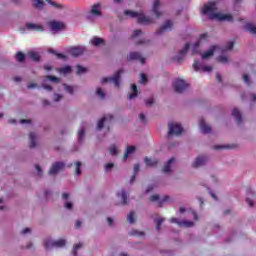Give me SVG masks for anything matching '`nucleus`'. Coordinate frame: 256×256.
<instances>
[{
    "mask_svg": "<svg viewBox=\"0 0 256 256\" xmlns=\"http://www.w3.org/2000/svg\"><path fill=\"white\" fill-rule=\"evenodd\" d=\"M201 13L207 15L208 19H212V21H228L229 23L233 21V16L231 14L217 12V3L215 2H208L205 4L201 9Z\"/></svg>",
    "mask_w": 256,
    "mask_h": 256,
    "instance_id": "1",
    "label": "nucleus"
},
{
    "mask_svg": "<svg viewBox=\"0 0 256 256\" xmlns=\"http://www.w3.org/2000/svg\"><path fill=\"white\" fill-rule=\"evenodd\" d=\"M233 49V42L230 41L226 44L224 49L219 48L218 46H211L206 52L202 54V59H209V57H213L215 53H222L218 57L219 63H223L224 65L229 63V56L225 54V51H231Z\"/></svg>",
    "mask_w": 256,
    "mask_h": 256,
    "instance_id": "2",
    "label": "nucleus"
},
{
    "mask_svg": "<svg viewBox=\"0 0 256 256\" xmlns=\"http://www.w3.org/2000/svg\"><path fill=\"white\" fill-rule=\"evenodd\" d=\"M124 15L129 19H137L138 23H142V25H149L153 23V19H151V17L145 16V14L141 12H136L133 10H125Z\"/></svg>",
    "mask_w": 256,
    "mask_h": 256,
    "instance_id": "3",
    "label": "nucleus"
},
{
    "mask_svg": "<svg viewBox=\"0 0 256 256\" xmlns=\"http://www.w3.org/2000/svg\"><path fill=\"white\" fill-rule=\"evenodd\" d=\"M66 243L65 239L53 240L51 238H46L44 240V247L45 249H53V247L61 249V247H65Z\"/></svg>",
    "mask_w": 256,
    "mask_h": 256,
    "instance_id": "4",
    "label": "nucleus"
},
{
    "mask_svg": "<svg viewBox=\"0 0 256 256\" xmlns=\"http://www.w3.org/2000/svg\"><path fill=\"white\" fill-rule=\"evenodd\" d=\"M168 136L173 137V135H181L183 133V127L177 122H170L168 124Z\"/></svg>",
    "mask_w": 256,
    "mask_h": 256,
    "instance_id": "5",
    "label": "nucleus"
},
{
    "mask_svg": "<svg viewBox=\"0 0 256 256\" xmlns=\"http://www.w3.org/2000/svg\"><path fill=\"white\" fill-rule=\"evenodd\" d=\"M121 73L123 70H119L114 74L113 77H106L102 79V83H113L114 87H119L121 81Z\"/></svg>",
    "mask_w": 256,
    "mask_h": 256,
    "instance_id": "6",
    "label": "nucleus"
},
{
    "mask_svg": "<svg viewBox=\"0 0 256 256\" xmlns=\"http://www.w3.org/2000/svg\"><path fill=\"white\" fill-rule=\"evenodd\" d=\"M189 87V84L182 79H176L173 82V89L176 91V93H183V91H186V89Z\"/></svg>",
    "mask_w": 256,
    "mask_h": 256,
    "instance_id": "7",
    "label": "nucleus"
},
{
    "mask_svg": "<svg viewBox=\"0 0 256 256\" xmlns=\"http://www.w3.org/2000/svg\"><path fill=\"white\" fill-rule=\"evenodd\" d=\"M150 201L156 203L157 207H163V203H169L171 201V197L163 196L162 198L159 195L154 194L150 197Z\"/></svg>",
    "mask_w": 256,
    "mask_h": 256,
    "instance_id": "8",
    "label": "nucleus"
},
{
    "mask_svg": "<svg viewBox=\"0 0 256 256\" xmlns=\"http://www.w3.org/2000/svg\"><path fill=\"white\" fill-rule=\"evenodd\" d=\"M112 121H113V115L108 114L104 116L101 120L98 121L97 129L101 130L104 127H107V129H109V125H111Z\"/></svg>",
    "mask_w": 256,
    "mask_h": 256,
    "instance_id": "9",
    "label": "nucleus"
},
{
    "mask_svg": "<svg viewBox=\"0 0 256 256\" xmlns=\"http://www.w3.org/2000/svg\"><path fill=\"white\" fill-rule=\"evenodd\" d=\"M189 47H190V44H189V43L185 44V46L183 47V49H181V50L173 57V61H175L176 63H181V61H183V59H185V55H187V51H189Z\"/></svg>",
    "mask_w": 256,
    "mask_h": 256,
    "instance_id": "10",
    "label": "nucleus"
},
{
    "mask_svg": "<svg viewBox=\"0 0 256 256\" xmlns=\"http://www.w3.org/2000/svg\"><path fill=\"white\" fill-rule=\"evenodd\" d=\"M48 26L50 27L51 31H54V33H57L59 31H63L65 29L66 25L61 21H50L48 23Z\"/></svg>",
    "mask_w": 256,
    "mask_h": 256,
    "instance_id": "11",
    "label": "nucleus"
},
{
    "mask_svg": "<svg viewBox=\"0 0 256 256\" xmlns=\"http://www.w3.org/2000/svg\"><path fill=\"white\" fill-rule=\"evenodd\" d=\"M65 169V163L63 162H55L52 164L50 170H49V175H57V173H61Z\"/></svg>",
    "mask_w": 256,
    "mask_h": 256,
    "instance_id": "12",
    "label": "nucleus"
},
{
    "mask_svg": "<svg viewBox=\"0 0 256 256\" xmlns=\"http://www.w3.org/2000/svg\"><path fill=\"white\" fill-rule=\"evenodd\" d=\"M95 17H101V5L99 4L92 6L91 12L88 15L90 21H95Z\"/></svg>",
    "mask_w": 256,
    "mask_h": 256,
    "instance_id": "13",
    "label": "nucleus"
},
{
    "mask_svg": "<svg viewBox=\"0 0 256 256\" xmlns=\"http://www.w3.org/2000/svg\"><path fill=\"white\" fill-rule=\"evenodd\" d=\"M170 223H176V225H178V227L189 228V227L195 226V222H193V221H189V220L179 221V219H177V218L170 219Z\"/></svg>",
    "mask_w": 256,
    "mask_h": 256,
    "instance_id": "14",
    "label": "nucleus"
},
{
    "mask_svg": "<svg viewBox=\"0 0 256 256\" xmlns=\"http://www.w3.org/2000/svg\"><path fill=\"white\" fill-rule=\"evenodd\" d=\"M207 163V157L205 156H197L195 160L192 162V167L194 169H199V167H203Z\"/></svg>",
    "mask_w": 256,
    "mask_h": 256,
    "instance_id": "15",
    "label": "nucleus"
},
{
    "mask_svg": "<svg viewBox=\"0 0 256 256\" xmlns=\"http://www.w3.org/2000/svg\"><path fill=\"white\" fill-rule=\"evenodd\" d=\"M193 67L196 71H203L204 73H211L213 71V67L203 65L200 62H194Z\"/></svg>",
    "mask_w": 256,
    "mask_h": 256,
    "instance_id": "16",
    "label": "nucleus"
},
{
    "mask_svg": "<svg viewBox=\"0 0 256 256\" xmlns=\"http://www.w3.org/2000/svg\"><path fill=\"white\" fill-rule=\"evenodd\" d=\"M70 55L72 57H79V55H83L85 53V47L84 46H76L69 50Z\"/></svg>",
    "mask_w": 256,
    "mask_h": 256,
    "instance_id": "17",
    "label": "nucleus"
},
{
    "mask_svg": "<svg viewBox=\"0 0 256 256\" xmlns=\"http://www.w3.org/2000/svg\"><path fill=\"white\" fill-rule=\"evenodd\" d=\"M159 7H161V2L159 0H155L152 7V13L155 15L156 19H159V17L163 15V12L159 11Z\"/></svg>",
    "mask_w": 256,
    "mask_h": 256,
    "instance_id": "18",
    "label": "nucleus"
},
{
    "mask_svg": "<svg viewBox=\"0 0 256 256\" xmlns=\"http://www.w3.org/2000/svg\"><path fill=\"white\" fill-rule=\"evenodd\" d=\"M47 81H52V83H59V78L55 76H47L46 80L43 82L42 84L43 89H45L46 91H52L51 86L46 85Z\"/></svg>",
    "mask_w": 256,
    "mask_h": 256,
    "instance_id": "19",
    "label": "nucleus"
},
{
    "mask_svg": "<svg viewBox=\"0 0 256 256\" xmlns=\"http://www.w3.org/2000/svg\"><path fill=\"white\" fill-rule=\"evenodd\" d=\"M140 61V63H145V58L143 56H141L140 53L138 52H131L128 56V61Z\"/></svg>",
    "mask_w": 256,
    "mask_h": 256,
    "instance_id": "20",
    "label": "nucleus"
},
{
    "mask_svg": "<svg viewBox=\"0 0 256 256\" xmlns=\"http://www.w3.org/2000/svg\"><path fill=\"white\" fill-rule=\"evenodd\" d=\"M117 199L120 205H127V193L124 190L117 193Z\"/></svg>",
    "mask_w": 256,
    "mask_h": 256,
    "instance_id": "21",
    "label": "nucleus"
},
{
    "mask_svg": "<svg viewBox=\"0 0 256 256\" xmlns=\"http://www.w3.org/2000/svg\"><path fill=\"white\" fill-rule=\"evenodd\" d=\"M26 29L28 31H45V28L41 24H35V23H27Z\"/></svg>",
    "mask_w": 256,
    "mask_h": 256,
    "instance_id": "22",
    "label": "nucleus"
},
{
    "mask_svg": "<svg viewBox=\"0 0 256 256\" xmlns=\"http://www.w3.org/2000/svg\"><path fill=\"white\" fill-rule=\"evenodd\" d=\"M175 161V158L169 159L168 162L163 167V172L171 173V171L173 170V165H175Z\"/></svg>",
    "mask_w": 256,
    "mask_h": 256,
    "instance_id": "23",
    "label": "nucleus"
},
{
    "mask_svg": "<svg viewBox=\"0 0 256 256\" xmlns=\"http://www.w3.org/2000/svg\"><path fill=\"white\" fill-rule=\"evenodd\" d=\"M171 29H173V22L168 20L160 27L159 33H165V31H171Z\"/></svg>",
    "mask_w": 256,
    "mask_h": 256,
    "instance_id": "24",
    "label": "nucleus"
},
{
    "mask_svg": "<svg viewBox=\"0 0 256 256\" xmlns=\"http://www.w3.org/2000/svg\"><path fill=\"white\" fill-rule=\"evenodd\" d=\"M199 126L202 133H211V126L207 125V123H205V120L201 119L199 122Z\"/></svg>",
    "mask_w": 256,
    "mask_h": 256,
    "instance_id": "25",
    "label": "nucleus"
},
{
    "mask_svg": "<svg viewBox=\"0 0 256 256\" xmlns=\"http://www.w3.org/2000/svg\"><path fill=\"white\" fill-rule=\"evenodd\" d=\"M29 147L33 149V147H37V134L35 132H31L29 134Z\"/></svg>",
    "mask_w": 256,
    "mask_h": 256,
    "instance_id": "26",
    "label": "nucleus"
},
{
    "mask_svg": "<svg viewBox=\"0 0 256 256\" xmlns=\"http://www.w3.org/2000/svg\"><path fill=\"white\" fill-rule=\"evenodd\" d=\"M232 116L235 118L238 125H241V123H243V118L241 117V112L239 111V109L234 108L232 110Z\"/></svg>",
    "mask_w": 256,
    "mask_h": 256,
    "instance_id": "27",
    "label": "nucleus"
},
{
    "mask_svg": "<svg viewBox=\"0 0 256 256\" xmlns=\"http://www.w3.org/2000/svg\"><path fill=\"white\" fill-rule=\"evenodd\" d=\"M245 31H248V33H252V35H256V26L251 23H247L244 26Z\"/></svg>",
    "mask_w": 256,
    "mask_h": 256,
    "instance_id": "28",
    "label": "nucleus"
},
{
    "mask_svg": "<svg viewBox=\"0 0 256 256\" xmlns=\"http://www.w3.org/2000/svg\"><path fill=\"white\" fill-rule=\"evenodd\" d=\"M91 45H94V47H101L103 45L104 41L102 38L94 37L90 40Z\"/></svg>",
    "mask_w": 256,
    "mask_h": 256,
    "instance_id": "29",
    "label": "nucleus"
},
{
    "mask_svg": "<svg viewBox=\"0 0 256 256\" xmlns=\"http://www.w3.org/2000/svg\"><path fill=\"white\" fill-rule=\"evenodd\" d=\"M136 149L137 148L135 146H128L126 149V152L124 154V159H129V156L133 155V153H135Z\"/></svg>",
    "mask_w": 256,
    "mask_h": 256,
    "instance_id": "30",
    "label": "nucleus"
},
{
    "mask_svg": "<svg viewBox=\"0 0 256 256\" xmlns=\"http://www.w3.org/2000/svg\"><path fill=\"white\" fill-rule=\"evenodd\" d=\"M137 97V85L132 84L131 86V93L128 96V99H135Z\"/></svg>",
    "mask_w": 256,
    "mask_h": 256,
    "instance_id": "31",
    "label": "nucleus"
},
{
    "mask_svg": "<svg viewBox=\"0 0 256 256\" xmlns=\"http://www.w3.org/2000/svg\"><path fill=\"white\" fill-rule=\"evenodd\" d=\"M58 73H60V75H69V73H71V66L59 68Z\"/></svg>",
    "mask_w": 256,
    "mask_h": 256,
    "instance_id": "32",
    "label": "nucleus"
},
{
    "mask_svg": "<svg viewBox=\"0 0 256 256\" xmlns=\"http://www.w3.org/2000/svg\"><path fill=\"white\" fill-rule=\"evenodd\" d=\"M47 3H49L51 5V7H53L54 9H63V4L56 2L54 0H46Z\"/></svg>",
    "mask_w": 256,
    "mask_h": 256,
    "instance_id": "33",
    "label": "nucleus"
},
{
    "mask_svg": "<svg viewBox=\"0 0 256 256\" xmlns=\"http://www.w3.org/2000/svg\"><path fill=\"white\" fill-rule=\"evenodd\" d=\"M32 5L37 9H43V5H45V2H43V0H32Z\"/></svg>",
    "mask_w": 256,
    "mask_h": 256,
    "instance_id": "34",
    "label": "nucleus"
},
{
    "mask_svg": "<svg viewBox=\"0 0 256 256\" xmlns=\"http://www.w3.org/2000/svg\"><path fill=\"white\" fill-rule=\"evenodd\" d=\"M108 151H109L110 155H117L119 153V147H117V145H115V144H112L109 147Z\"/></svg>",
    "mask_w": 256,
    "mask_h": 256,
    "instance_id": "35",
    "label": "nucleus"
},
{
    "mask_svg": "<svg viewBox=\"0 0 256 256\" xmlns=\"http://www.w3.org/2000/svg\"><path fill=\"white\" fill-rule=\"evenodd\" d=\"M144 161L148 167H155L157 165V160L155 159L145 158Z\"/></svg>",
    "mask_w": 256,
    "mask_h": 256,
    "instance_id": "36",
    "label": "nucleus"
},
{
    "mask_svg": "<svg viewBox=\"0 0 256 256\" xmlns=\"http://www.w3.org/2000/svg\"><path fill=\"white\" fill-rule=\"evenodd\" d=\"M187 213V217H193L194 221H199V216L197 215V213H195V211L193 210H186Z\"/></svg>",
    "mask_w": 256,
    "mask_h": 256,
    "instance_id": "37",
    "label": "nucleus"
},
{
    "mask_svg": "<svg viewBox=\"0 0 256 256\" xmlns=\"http://www.w3.org/2000/svg\"><path fill=\"white\" fill-rule=\"evenodd\" d=\"M31 233H32L31 228H24V229H22V230L20 231V235H21L22 237H29V235H31Z\"/></svg>",
    "mask_w": 256,
    "mask_h": 256,
    "instance_id": "38",
    "label": "nucleus"
},
{
    "mask_svg": "<svg viewBox=\"0 0 256 256\" xmlns=\"http://www.w3.org/2000/svg\"><path fill=\"white\" fill-rule=\"evenodd\" d=\"M30 59H33V61H39L40 59V56H39V53L37 52H34V51H31L28 53Z\"/></svg>",
    "mask_w": 256,
    "mask_h": 256,
    "instance_id": "39",
    "label": "nucleus"
},
{
    "mask_svg": "<svg viewBox=\"0 0 256 256\" xmlns=\"http://www.w3.org/2000/svg\"><path fill=\"white\" fill-rule=\"evenodd\" d=\"M128 223H130V225H133V223H135V212H130L128 214Z\"/></svg>",
    "mask_w": 256,
    "mask_h": 256,
    "instance_id": "40",
    "label": "nucleus"
},
{
    "mask_svg": "<svg viewBox=\"0 0 256 256\" xmlns=\"http://www.w3.org/2000/svg\"><path fill=\"white\" fill-rule=\"evenodd\" d=\"M143 36V31L141 30H135L132 33V39H137V37H142Z\"/></svg>",
    "mask_w": 256,
    "mask_h": 256,
    "instance_id": "41",
    "label": "nucleus"
},
{
    "mask_svg": "<svg viewBox=\"0 0 256 256\" xmlns=\"http://www.w3.org/2000/svg\"><path fill=\"white\" fill-rule=\"evenodd\" d=\"M16 60H18L20 63L25 61V54L21 53V52H18L16 54Z\"/></svg>",
    "mask_w": 256,
    "mask_h": 256,
    "instance_id": "42",
    "label": "nucleus"
},
{
    "mask_svg": "<svg viewBox=\"0 0 256 256\" xmlns=\"http://www.w3.org/2000/svg\"><path fill=\"white\" fill-rule=\"evenodd\" d=\"M96 94L100 99H105V92L101 88H97Z\"/></svg>",
    "mask_w": 256,
    "mask_h": 256,
    "instance_id": "43",
    "label": "nucleus"
},
{
    "mask_svg": "<svg viewBox=\"0 0 256 256\" xmlns=\"http://www.w3.org/2000/svg\"><path fill=\"white\" fill-rule=\"evenodd\" d=\"M83 137H85V128L84 127L80 128V130L78 131L79 141H81L83 139Z\"/></svg>",
    "mask_w": 256,
    "mask_h": 256,
    "instance_id": "44",
    "label": "nucleus"
},
{
    "mask_svg": "<svg viewBox=\"0 0 256 256\" xmlns=\"http://www.w3.org/2000/svg\"><path fill=\"white\" fill-rule=\"evenodd\" d=\"M75 167H76L75 169L76 175H81V162H76Z\"/></svg>",
    "mask_w": 256,
    "mask_h": 256,
    "instance_id": "45",
    "label": "nucleus"
},
{
    "mask_svg": "<svg viewBox=\"0 0 256 256\" xmlns=\"http://www.w3.org/2000/svg\"><path fill=\"white\" fill-rule=\"evenodd\" d=\"M163 221H165V219H163V218H159L156 221V229H157V231H161V225H162Z\"/></svg>",
    "mask_w": 256,
    "mask_h": 256,
    "instance_id": "46",
    "label": "nucleus"
},
{
    "mask_svg": "<svg viewBox=\"0 0 256 256\" xmlns=\"http://www.w3.org/2000/svg\"><path fill=\"white\" fill-rule=\"evenodd\" d=\"M81 247H83V244L79 243V244H76L73 248V255L74 256H77V251H79V249H81Z\"/></svg>",
    "mask_w": 256,
    "mask_h": 256,
    "instance_id": "47",
    "label": "nucleus"
},
{
    "mask_svg": "<svg viewBox=\"0 0 256 256\" xmlns=\"http://www.w3.org/2000/svg\"><path fill=\"white\" fill-rule=\"evenodd\" d=\"M60 99H63V95H61V94H54V96H53V101L55 102V103H59V100Z\"/></svg>",
    "mask_w": 256,
    "mask_h": 256,
    "instance_id": "48",
    "label": "nucleus"
},
{
    "mask_svg": "<svg viewBox=\"0 0 256 256\" xmlns=\"http://www.w3.org/2000/svg\"><path fill=\"white\" fill-rule=\"evenodd\" d=\"M243 81H244V83H246V85H251V80H249V75L244 74Z\"/></svg>",
    "mask_w": 256,
    "mask_h": 256,
    "instance_id": "49",
    "label": "nucleus"
},
{
    "mask_svg": "<svg viewBox=\"0 0 256 256\" xmlns=\"http://www.w3.org/2000/svg\"><path fill=\"white\" fill-rule=\"evenodd\" d=\"M86 69L83 68L82 66H77V75H81L82 73H85Z\"/></svg>",
    "mask_w": 256,
    "mask_h": 256,
    "instance_id": "50",
    "label": "nucleus"
},
{
    "mask_svg": "<svg viewBox=\"0 0 256 256\" xmlns=\"http://www.w3.org/2000/svg\"><path fill=\"white\" fill-rule=\"evenodd\" d=\"M138 45H149V40L143 38L137 42Z\"/></svg>",
    "mask_w": 256,
    "mask_h": 256,
    "instance_id": "51",
    "label": "nucleus"
},
{
    "mask_svg": "<svg viewBox=\"0 0 256 256\" xmlns=\"http://www.w3.org/2000/svg\"><path fill=\"white\" fill-rule=\"evenodd\" d=\"M64 89L67 91V93L73 94V86H67L64 84Z\"/></svg>",
    "mask_w": 256,
    "mask_h": 256,
    "instance_id": "52",
    "label": "nucleus"
},
{
    "mask_svg": "<svg viewBox=\"0 0 256 256\" xmlns=\"http://www.w3.org/2000/svg\"><path fill=\"white\" fill-rule=\"evenodd\" d=\"M115 165L113 163H108L105 165V171H111Z\"/></svg>",
    "mask_w": 256,
    "mask_h": 256,
    "instance_id": "53",
    "label": "nucleus"
},
{
    "mask_svg": "<svg viewBox=\"0 0 256 256\" xmlns=\"http://www.w3.org/2000/svg\"><path fill=\"white\" fill-rule=\"evenodd\" d=\"M140 83H147V76L145 74H141Z\"/></svg>",
    "mask_w": 256,
    "mask_h": 256,
    "instance_id": "54",
    "label": "nucleus"
},
{
    "mask_svg": "<svg viewBox=\"0 0 256 256\" xmlns=\"http://www.w3.org/2000/svg\"><path fill=\"white\" fill-rule=\"evenodd\" d=\"M246 202H247V204L249 205V207H253V205H255V201H253V200L250 199V198H247V199H246Z\"/></svg>",
    "mask_w": 256,
    "mask_h": 256,
    "instance_id": "55",
    "label": "nucleus"
},
{
    "mask_svg": "<svg viewBox=\"0 0 256 256\" xmlns=\"http://www.w3.org/2000/svg\"><path fill=\"white\" fill-rule=\"evenodd\" d=\"M65 209H73V203L71 202H66L64 205Z\"/></svg>",
    "mask_w": 256,
    "mask_h": 256,
    "instance_id": "56",
    "label": "nucleus"
},
{
    "mask_svg": "<svg viewBox=\"0 0 256 256\" xmlns=\"http://www.w3.org/2000/svg\"><path fill=\"white\" fill-rule=\"evenodd\" d=\"M36 171H37L39 177H41V175H43V170H41V167L39 165L36 166Z\"/></svg>",
    "mask_w": 256,
    "mask_h": 256,
    "instance_id": "57",
    "label": "nucleus"
},
{
    "mask_svg": "<svg viewBox=\"0 0 256 256\" xmlns=\"http://www.w3.org/2000/svg\"><path fill=\"white\" fill-rule=\"evenodd\" d=\"M153 103H155V100L153 98H149L147 101H146V105H153Z\"/></svg>",
    "mask_w": 256,
    "mask_h": 256,
    "instance_id": "58",
    "label": "nucleus"
},
{
    "mask_svg": "<svg viewBox=\"0 0 256 256\" xmlns=\"http://www.w3.org/2000/svg\"><path fill=\"white\" fill-rule=\"evenodd\" d=\"M250 101L252 103H255L256 102V95L255 94H250Z\"/></svg>",
    "mask_w": 256,
    "mask_h": 256,
    "instance_id": "59",
    "label": "nucleus"
},
{
    "mask_svg": "<svg viewBox=\"0 0 256 256\" xmlns=\"http://www.w3.org/2000/svg\"><path fill=\"white\" fill-rule=\"evenodd\" d=\"M140 166L139 164L134 165V173H139Z\"/></svg>",
    "mask_w": 256,
    "mask_h": 256,
    "instance_id": "60",
    "label": "nucleus"
},
{
    "mask_svg": "<svg viewBox=\"0 0 256 256\" xmlns=\"http://www.w3.org/2000/svg\"><path fill=\"white\" fill-rule=\"evenodd\" d=\"M132 235H139L140 237H143V235H145L143 232H139V231H134L132 233Z\"/></svg>",
    "mask_w": 256,
    "mask_h": 256,
    "instance_id": "61",
    "label": "nucleus"
},
{
    "mask_svg": "<svg viewBox=\"0 0 256 256\" xmlns=\"http://www.w3.org/2000/svg\"><path fill=\"white\" fill-rule=\"evenodd\" d=\"M107 223L111 227V225H113V219L112 218H107Z\"/></svg>",
    "mask_w": 256,
    "mask_h": 256,
    "instance_id": "62",
    "label": "nucleus"
},
{
    "mask_svg": "<svg viewBox=\"0 0 256 256\" xmlns=\"http://www.w3.org/2000/svg\"><path fill=\"white\" fill-rule=\"evenodd\" d=\"M76 229H79V227H81V221L77 220L76 224H75Z\"/></svg>",
    "mask_w": 256,
    "mask_h": 256,
    "instance_id": "63",
    "label": "nucleus"
},
{
    "mask_svg": "<svg viewBox=\"0 0 256 256\" xmlns=\"http://www.w3.org/2000/svg\"><path fill=\"white\" fill-rule=\"evenodd\" d=\"M62 199H69V193L62 194Z\"/></svg>",
    "mask_w": 256,
    "mask_h": 256,
    "instance_id": "64",
    "label": "nucleus"
}]
</instances>
